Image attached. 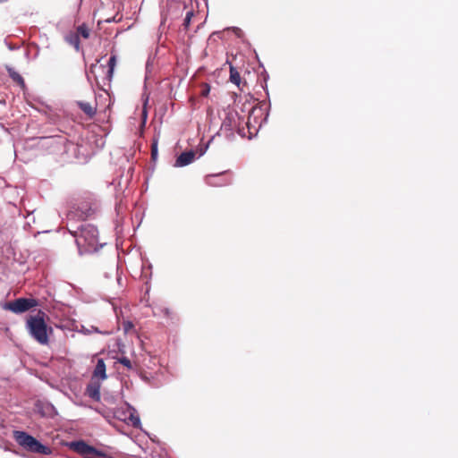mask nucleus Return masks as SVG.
Wrapping results in <instances>:
<instances>
[{"mask_svg":"<svg viewBox=\"0 0 458 458\" xmlns=\"http://www.w3.org/2000/svg\"><path fill=\"white\" fill-rule=\"evenodd\" d=\"M47 314L38 310L35 315H30L26 319V329L30 335L41 345L49 344V335L53 328L47 324Z\"/></svg>","mask_w":458,"mask_h":458,"instance_id":"1","label":"nucleus"},{"mask_svg":"<svg viewBox=\"0 0 458 458\" xmlns=\"http://www.w3.org/2000/svg\"><path fill=\"white\" fill-rule=\"evenodd\" d=\"M9 73L14 81L21 83V84H24L23 78L18 72L10 70Z\"/></svg>","mask_w":458,"mask_h":458,"instance_id":"14","label":"nucleus"},{"mask_svg":"<svg viewBox=\"0 0 458 458\" xmlns=\"http://www.w3.org/2000/svg\"><path fill=\"white\" fill-rule=\"evenodd\" d=\"M86 394L89 397L95 401L100 400V384L99 382L91 381L86 388Z\"/></svg>","mask_w":458,"mask_h":458,"instance_id":"8","label":"nucleus"},{"mask_svg":"<svg viewBox=\"0 0 458 458\" xmlns=\"http://www.w3.org/2000/svg\"><path fill=\"white\" fill-rule=\"evenodd\" d=\"M2 132H5V128H4V125L0 124V134H1Z\"/></svg>","mask_w":458,"mask_h":458,"instance_id":"21","label":"nucleus"},{"mask_svg":"<svg viewBox=\"0 0 458 458\" xmlns=\"http://www.w3.org/2000/svg\"><path fill=\"white\" fill-rule=\"evenodd\" d=\"M38 305V301L34 298H18L14 301L5 302L4 309L15 314H21Z\"/></svg>","mask_w":458,"mask_h":458,"instance_id":"4","label":"nucleus"},{"mask_svg":"<svg viewBox=\"0 0 458 458\" xmlns=\"http://www.w3.org/2000/svg\"><path fill=\"white\" fill-rule=\"evenodd\" d=\"M119 362L125 366L128 369H132V364L127 357H122L121 359H119Z\"/></svg>","mask_w":458,"mask_h":458,"instance_id":"16","label":"nucleus"},{"mask_svg":"<svg viewBox=\"0 0 458 458\" xmlns=\"http://www.w3.org/2000/svg\"><path fill=\"white\" fill-rule=\"evenodd\" d=\"M203 154H204V150L201 149L199 155L202 156Z\"/></svg>","mask_w":458,"mask_h":458,"instance_id":"23","label":"nucleus"},{"mask_svg":"<svg viewBox=\"0 0 458 458\" xmlns=\"http://www.w3.org/2000/svg\"><path fill=\"white\" fill-rule=\"evenodd\" d=\"M100 379L104 380L106 378V364L103 359H98L97 361V365L94 369L93 374H92V380L94 379Z\"/></svg>","mask_w":458,"mask_h":458,"instance_id":"7","label":"nucleus"},{"mask_svg":"<svg viewBox=\"0 0 458 458\" xmlns=\"http://www.w3.org/2000/svg\"><path fill=\"white\" fill-rule=\"evenodd\" d=\"M77 105L80 109L89 118H92L97 113V106H92L89 102L78 101Z\"/></svg>","mask_w":458,"mask_h":458,"instance_id":"9","label":"nucleus"},{"mask_svg":"<svg viewBox=\"0 0 458 458\" xmlns=\"http://www.w3.org/2000/svg\"><path fill=\"white\" fill-rule=\"evenodd\" d=\"M65 40L67 43L73 46L77 51L80 50L81 41H80L79 34L70 33L65 37Z\"/></svg>","mask_w":458,"mask_h":458,"instance_id":"11","label":"nucleus"},{"mask_svg":"<svg viewBox=\"0 0 458 458\" xmlns=\"http://www.w3.org/2000/svg\"><path fill=\"white\" fill-rule=\"evenodd\" d=\"M116 64V56L111 55L107 66L104 64L98 65V64L90 66V73L93 74L97 84H99V77L104 84L109 83L112 81L114 75V66Z\"/></svg>","mask_w":458,"mask_h":458,"instance_id":"3","label":"nucleus"},{"mask_svg":"<svg viewBox=\"0 0 458 458\" xmlns=\"http://www.w3.org/2000/svg\"><path fill=\"white\" fill-rule=\"evenodd\" d=\"M195 158V152L191 150L182 152L175 161V166H185L190 165Z\"/></svg>","mask_w":458,"mask_h":458,"instance_id":"6","label":"nucleus"},{"mask_svg":"<svg viewBox=\"0 0 458 458\" xmlns=\"http://www.w3.org/2000/svg\"><path fill=\"white\" fill-rule=\"evenodd\" d=\"M194 13L192 11H189L187 12L186 13V16L183 20V26L185 29H188L190 24H191V18L193 17Z\"/></svg>","mask_w":458,"mask_h":458,"instance_id":"15","label":"nucleus"},{"mask_svg":"<svg viewBox=\"0 0 458 458\" xmlns=\"http://www.w3.org/2000/svg\"><path fill=\"white\" fill-rule=\"evenodd\" d=\"M225 174H221L219 175H216V174H213V175H208L207 177V181H208V183L210 184V185H213V186H221V185H227V184H230L231 183V180H226L223 182H215L216 179H217L219 176L221 175H225Z\"/></svg>","mask_w":458,"mask_h":458,"instance_id":"12","label":"nucleus"},{"mask_svg":"<svg viewBox=\"0 0 458 458\" xmlns=\"http://www.w3.org/2000/svg\"><path fill=\"white\" fill-rule=\"evenodd\" d=\"M8 0H0V4L6 3Z\"/></svg>","mask_w":458,"mask_h":458,"instance_id":"22","label":"nucleus"},{"mask_svg":"<svg viewBox=\"0 0 458 458\" xmlns=\"http://www.w3.org/2000/svg\"><path fill=\"white\" fill-rule=\"evenodd\" d=\"M120 21V19H119V20H115V16H114V17H112V18H106V22H108V23H109V22H112V21H115V22H117V21Z\"/></svg>","mask_w":458,"mask_h":458,"instance_id":"20","label":"nucleus"},{"mask_svg":"<svg viewBox=\"0 0 458 458\" xmlns=\"http://www.w3.org/2000/svg\"><path fill=\"white\" fill-rule=\"evenodd\" d=\"M75 33L79 34V38L82 37L83 38L87 39L89 38L90 30L85 23H82L81 25L77 27Z\"/></svg>","mask_w":458,"mask_h":458,"instance_id":"13","label":"nucleus"},{"mask_svg":"<svg viewBox=\"0 0 458 458\" xmlns=\"http://www.w3.org/2000/svg\"><path fill=\"white\" fill-rule=\"evenodd\" d=\"M68 446L70 449L81 455L94 454L98 457H108L105 452L88 445L83 440L71 442Z\"/></svg>","mask_w":458,"mask_h":458,"instance_id":"5","label":"nucleus"},{"mask_svg":"<svg viewBox=\"0 0 458 458\" xmlns=\"http://www.w3.org/2000/svg\"><path fill=\"white\" fill-rule=\"evenodd\" d=\"M157 143H154L151 147V157L152 159H156L157 158Z\"/></svg>","mask_w":458,"mask_h":458,"instance_id":"18","label":"nucleus"},{"mask_svg":"<svg viewBox=\"0 0 458 458\" xmlns=\"http://www.w3.org/2000/svg\"><path fill=\"white\" fill-rule=\"evenodd\" d=\"M133 328V324L131 321H126L123 323V330L125 333H128L131 329Z\"/></svg>","mask_w":458,"mask_h":458,"instance_id":"17","label":"nucleus"},{"mask_svg":"<svg viewBox=\"0 0 458 458\" xmlns=\"http://www.w3.org/2000/svg\"><path fill=\"white\" fill-rule=\"evenodd\" d=\"M14 434L17 443L26 450L41 454H50V449L42 445L32 436L23 431H15Z\"/></svg>","mask_w":458,"mask_h":458,"instance_id":"2","label":"nucleus"},{"mask_svg":"<svg viewBox=\"0 0 458 458\" xmlns=\"http://www.w3.org/2000/svg\"><path fill=\"white\" fill-rule=\"evenodd\" d=\"M210 91V88L208 84H205L201 92L203 97H207Z\"/></svg>","mask_w":458,"mask_h":458,"instance_id":"19","label":"nucleus"},{"mask_svg":"<svg viewBox=\"0 0 458 458\" xmlns=\"http://www.w3.org/2000/svg\"><path fill=\"white\" fill-rule=\"evenodd\" d=\"M230 81L232 83L235 84L238 88L241 87V83H242L241 75H240L239 72L237 71V69L233 65H230Z\"/></svg>","mask_w":458,"mask_h":458,"instance_id":"10","label":"nucleus"}]
</instances>
